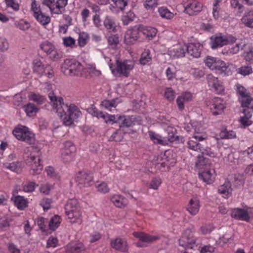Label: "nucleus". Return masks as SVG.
Returning a JSON list of instances; mask_svg holds the SVG:
<instances>
[{"mask_svg": "<svg viewBox=\"0 0 253 253\" xmlns=\"http://www.w3.org/2000/svg\"><path fill=\"white\" fill-rule=\"evenodd\" d=\"M202 4L195 0L190 1L185 6L184 11L189 15H197L202 10Z\"/></svg>", "mask_w": 253, "mask_h": 253, "instance_id": "obj_18", "label": "nucleus"}, {"mask_svg": "<svg viewBox=\"0 0 253 253\" xmlns=\"http://www.w3.org/2000/svg\"><path fill=\"white\" fill-rule=\"evenodd\" d=\"M210 107L211 112L213 115H220L225 108L223 100L221 98L215 97L211 101Z\"/></svg>", "mask_w": 253, "mask_h": 253, "instance_id": "obj_14", "label": "nucleus"}, {"mask_svg": "<svg viewBox=\"0 0 253 253\" xmlns=\"http://www.w3.org/2000/svg\"><path fill=\"white\" fill-rule=\"evenodd\" d=\"M42 3L44 5L48 7L51 12L55 13V12H56V6L54 4H55V0H43Z\"/></svg>", "mask_w": 253, "mask_h": 253, "instance_id": "obj_59", "label": "nucleus"}, {"mask_svg": "<svg viewBox=\"0 0 253 253\" xmlns=\"http://www.w3.org/2000/svg\"><path fill=\"white\" fill-rule=\"evenodd\" d=\"M40 48L45 52L51 54L55 49L54 46L50 42L45 41L40 44Z\"/></svg>", "mask_w": 253, "mask_h": 253, "instance_id": "obj_44", "label": "nucleus"}, {"mask_svg": "<svg viewBox=\"0 0 253 253\" xmlns=\"http://www.w3.org/2000/svg\"><path fill=\"white\" fill-rule=\"evenodd\" d=\"M117 100L118 98L113 99L111 100H104L102 101L101 105L104 108L111 111L112 107L115 108L118 105Z\"/></svg>", "mask_w": 253, "mask_h": 253, "instance_id": "obj_43", "label": "nucleus"}, {"mask_svg": "<svg viewBox=\"0 0 253 253\" xmlns=\"http://www.w3.org/2000/svg\"><path fill=\"white\" fill-rule=\"evenodd\" d=\"M23 108L27 115L29 117L35 116L39 111V108L34 104L31 103L25 105Z\"/></svg>", "mask_w": 253, "mask_h": 253, "instance_id": "obj_34", "label": "nucleus"}, {"mask_svg": "<svg viewBox=\"0 0 253 253\" xmlns=\"http://www.w3.org/2000/svg\"><path fill=\"white\" fill-rule=\"evenodd\" d=\"M138 27L139 32L145 36V37L149 40H151L153 38L156 36L157 32V30L152 27L139 25Z\"/></svg>", "mask_w": 253, "mask_h": 253, "instance_id": "obj_22", "label": "nucleus"}, {"mask_svg": "<svg viewBox=\"0 0 253 253\" xmlns=\"http://www.w3.org/2000/svg\"><path fill=\"white\" fill-rule=\"evenodd\" d=\"M187 53L186 45L174 48L171 51V55L176 58H181L185 56Z\"/></svg>", "mask_w": 253, "mask_h": 253, "instance_id": "obj_39", "label": "nucleus"}, {"mask_svg": "<svg viewBox=\"0 0 253 253\" xmlns=\"http://www.w3.org/2000/svg\"><path fill=\"white\" fill-rule=\"evenodd\" d=\"M238 73L246 76L252 73V68L250 66H244L238 69Z\"/></svg>", "mask_w": 253, "mask_h": 253, "instance_id": "obj_61", "label": "nucleus"}, {"mask_svg": "<svg viewBox=\"0 0 253 253\" xmlns=\"http://www.w3.org/2000/svg\"><path fill=\"white\" fill-rule=\"evenodd\" d=\"M200 151L201 152L200 155H202L203 156H208L211 158L215 157V153L210 147H206L204 148L202 145V150Z\"/></svg>", "mask_w": 253, "mask_h": 253, "instance_id": "obj_57", "label": "nucleus"}, {"mask_svg": "<svg viewBox=\"0 0 253 253\" xmlns=\"http://www.w3.org/2000/svg\"><path fill=\"white\" fill-rule=\"evenodd\" d=\"M88 39V35L84 32L81 33L79 35L78 43L80 46H84L87 43V40Z\"/></svg>", "mask_w": 253, "mask_h": 253, "instance_id": "obj_58", "label": "nucleus"}, {"mask_svg": "<svg viewBox=\"0 0 253 253\" xmlns=\"http://www.w3.org/2000/svg\"><path fill=\"white\" fill-rule=\"evenodd\" d=\"M29 98L30 100H33L39 105L43 104L46 101V99L44 97V96L35 93L32 94L30 96Z\"/></svg>", "mask_w": 253, "mask_h": 253, "instance_id": "obj_50", "label": "nucleus"}, {"mask_svg": "<svg viewBox=\"0 0 253 253\" xmlns=\"http://www.w3.org/2000/svg\"><path fill=\"white\" fill-rule=\"evenodd\" d=\"M218 191L219 193L225 196L231 195L232 191L231 182L228 180L225 181L223 184L219 187Z\"/></svg>", "mask_w": 253, "mask_h": 253, "instance_id": "obj_33", "label": "nucleus"}, {"mask_svg": "<svg viewBox=\"0 0 253 253\" xmlns=\"http://www.w3.org/2000/svg\"><path fill=\"white\" fill-rule=\"evenodd\" d=\"M117 123L119 121H122L120 125L121 128L125 127H129L136 124H139L141 121L140 117L135 115L124 116L117 115Z\"/></svg>", "mask_w": 253, "mask_h": 253, "instance_id": "obj_9", "label": "nucleus"}, {"mask_svg": "<svg viewBox=\"0 0 253 253\" xmlns=\"http://www.w3.org/2000/svg\"><path fill=\"white\" fill-rule=\"evenodd\" d=\"M233 183L234 186L236 188L243 186L244 184L243 175L239 173L234 174Z\"/></svg>", "mask_w": 253, "mask_h": 253, "instance_id": "obj_47", "label": "nucleus"}, {"mask_svg": "<svg viewBox=\"0 0 253 253\" xmlns=\"http://www.w3.org/2000/svg\"><path fill=\"white\" fill-rule=\"evenodd\" d=\"M187 54L193 58L200 56L203 45L199 42H192L186 44Z\"/></svg>", "mask_w": 253, "mask_h": 253, "instance_id": "obj_15", "label": "nucleus"}, {"mask_svg": "<svg viewBox=\"0 0 253 253\" xmlns=\"http://www.w3.org/2000/svg\"><path fill=\"white\" fill-rule=\"evenodd\" d=\"M133 235L135 238H138L139 241L144 243H152L159 239V237L157 236L148 235L143 232H133Z\"/></svg>", "mask_w": 253, "mask_h": 253, "instance_id": "obj_24", "label": "nucleus"}, {"mask_svg": "<svg viewBox=\"0 0 253 253\" xmlns=\"http://www.w3.org/2000/svg\"><path fill=\"white\" fill-rule=\"evenodd\" d=\"M11 218L3 217L0 218V229L5 230L10 226V223L12 222Z\"/></svg>", "mask_w": 253, "mask_h": 253, "instance_id": "obj_53", "label": "nucleus"}, {"mask_svg": "<svg viewBox=\"0 0 253 253\" xmlns=\"http://www.w3.org/2000/svg\"><path fill=\"white\" fill-rule=\"evenodd\" d=\"M231 216L236 219L246 221H249L250 219L247 211L239 208L233 209L231 213Z\"/></svg>", "mask_w": 253, "mask_h": 253, "instance_id": "obj_19", "label": "nucleus"}, {"mask_svg": "<svg viewBox=\"0 0 253 253\" xmlns=\"http://www.w3.org/2000/svg\"><path fill=\"white\" fill-rule=\"evenodd\" d=\"M32 64L34 73L40 77L42 76L44 74H45L49 78L53 77L54 72L52 68L49 64L44 65L41 60L38 59L34 60Z\"/></svg>", "mask_w": 253, "mask_h": 253, "instance_id": "obj_7", "label": "nucleus"}, {"mask_svg": "<svg viewBox=\"0 0 253 253\" xmlns=\"http://www.w3.org/2000/svg\"><path fill=\"white\" fill-rule=\"evenodd\" d=\"M148 133L150 138L154 142V143L160 144H164L163 141L161 139V136L160 135L153 131H149Z\"/></svg>", "mask_w": 253, "mask_h": 253, "instance_id": "obj_54", "label": "nucleus"}, {"mask_svg": "<svg viewBox=\"0 0 253 253\" xmlns=\"http://www.w3.org/2000/svg\"><path fill=\"white\" fill-rule=\"evenodd\" d=\"M241 21L245 27L253 29V11L245 12Z\"/></svg>", "mask_w": 253, "mask_h": 253, "instance_id": "obj_27", "label": "nucleus"}, {"mask_svg": "<svg viewBox=\"0 0 253 253\" xmlns=\"http://www.w3.org/2000/svg\"><path fill=\"white\" fill-rule=\"evenodd\" d=\"M68 0H57L55 2L56 12L55 14H61L63 13L62 9L64 8L67 4Z\"/></svg>", "mask_w": 253, "mask_h": 253, "instance_id": "obj_46", "label": "nucleus"}, {"mask_svg": "<svg viewBox=\"0 0 253 253\" xmlns=\"http://www.w3.org/2000/svg\"><path fill=\"white\" fill-rule=\"evenodd\" d=\"M152 61V57L150 54V51L148 49H145L142 53L141 58L139 60L140 63L142 65L149 64Z\"/></svg>", "mask_w": 253, "mask_h": 253, "instance_id": "obj_38", "label": "nucleus"}, {"mask_svg": "<svg viewBox=\"0 0 253 253\" xmlns=\"http://www.w3.org/2000/svg\"><path fill=\"white\" fill-rule=\"evenodd\" d=\"M51 200L48 198H44L40 203V205L43 208L44 211H47L51 208Z\"/></svg>", "mask_w": 253, "mask_h": 253, "instance_id": "obj_62", "label": "nucleus"}, {"mask_svg": "<svg viewBox=\"0 0 253 253\" xmlns=\"http://www.w3.org/2000/svg\"><path fill=\"white\" fill-rule=\"evenodd\" d=\"M197 160L196 163V167L200 170L209 169L211 162V160L202 155L199 154L197 157Z\"/></svg>", "mask_w": 253, "mask_h": 253, "instance_id": "obj_23", "label": "nucleus"}, {"mask_svg": "<svg viewBox=\"0 0 253 253\" xmlns=\"http://www.w3.org/2000/svg\"><path fill=\"white\" fill-rule=\"evenodd\" d=\"M64 210L66 215L68 218L72 220V222H81L80 218L82 213L78 201L76 199L68 200L64 206Z\"/></svg>", "mask_w": 253, "mask_h": 253, "instance_id": "obj_3", "label": "nucleus"}, {"mask_svg": "<svg viewBox=\"0 0 253 253\" xmlns=\"http://www.w3.org/2000/svg\"><path fill=\"white\" fill-rule=\"evenodd\" d=\"M164 96L168 100L171 101L174 98L175 92L171 88H167Z\"/></svg>", "mask_w": 253, "mask_h": 253, "instance_id": "obj_63", "label": "nucleus"}, {"mask_svg": "<svg viewBox=\"0 0 253 253\" xmlns=\"http://www.w3.org/2000/svg\"><path fill=\"white\" fill-rule=\"evenodd\" d=\"M13 200L15 205L19 210H23L27 206L28 201L23 196H16L13 198Z\"/></svg>", "mask_w": 253, "mask_h": 253, "instance_id": "obj_36", "label": "nucleus"}, {"mask_svg": "<svg viewBox=\"0 0 253 253\" xmlns=\"http://www.w3.org/2000/svg\"><path fill=\"white\" fill-rule=\"evenodd\" d=\"M195 229L193 226L188 227L183 232L181 237L179 239V245L185 250L193 249L197 247L196 238L194 234Z\"/></svg>", "mask_w": 253, "mask_h": 253, "instance_id": "obj_4", "label": "nucleus"}, {"mask_svg": "<svg viewBox=\"0 0 253 253\" xmlns=\"http://www.w3.org/2000/svg\"><path fill=\"white\" fill-rule=\"evenodd\" d=\"M61 218L57 215H54L51 218L49 223L48 226L49 229L51 230H55L59 226L60 223Z\"/></svg>", "mask_w": 253, "mask_h": 253, "instance_id": "obj_45", "label": "nucleus"}, {"mask_svg": "<svg viewBox=\"0 0 253 253\" xmlns=\"http://www.w3.org/2000/svg\"><path fill=\"white\" fill-rule=\"evenodd\" d=\"M199 173V177L207 184H211L213 181L214 176L209 169L201 170Z\"/></svg>", "mask_w": 253, "mask_h": 253, "instance_id": "obj_29", "label": "nucleus"}, {"mask_svg": "<svg viewBox=\"0 0 253 253\" xmlns=\"http://www.w3.org/2000/svg\"><path fill=\"white\" fill-rule=\"evenodd\" d=\"M220 137L222 139H232L236 137V133L233 130L228 131L224 129L221 131Z\"/></svg>", "mask_w": 253, "mask_h": 253, "instance_id": "obj_48", "label": "nucleus"}, {"mask_svg": "<svg viewBox=\"0 0 253 253\" xmlns=\"http://www.w3.org/2000/svg\"><path fill=\"white\" fill-rule=\"evenodd\" d=\"M210 44L212 49H216L226 45V41H224V36L221 35L211 36V38Z\"/></svg>", "mask_w": 253, "mask_h": 253, "instance_id": "obj_25", "label": "nucleus"}, {"mask_svg": "<svg viewBox=\"0 0 253 253\" xmlns=\"http://www.w3.org/2000/svg\"><path fill=\"white\" fill-rule=\"evenodd\" d=\"M111 201L115 206L120 208L125 207L127 203L126 198L118 195L113 196L111 198Z\"/></svg>", "mask_w": 253, "mask_h": 253, "instance_id": "obj_30", "label": "nucleus"}, {"mask_svg": "<svg viewBox=\"0 0 253 253\" xmlns=\"http://www.w3.org/2000/svg\"><path fill=\"white\" fill-rule=\"evenodd\" d=\"M207 82L210 87L217 94L221 93L224 90L222 83L218 80L217 78L211 75L207 76Z\"/></svg>", "mask_w": 253, "mask_h": 253, "instance_id": "obj_17", "label": "nucleus"}, {"mask_svg": "<svg viewBox=\"0 0 253 253\" xmlns=\"http://www.w3.org/2000/svg\"><path fill=\"white\" fill-rule=\"evenodd\" d=\"M167 131L168 132L167 139L169 142L183 141V137L176 135L177 130L175 128L171 126H168L167 128Z\"/></svg>", "mask_w": 253, "mask_h": 253, "instance_id": "obj_26", "label": "nucleus"}, {"mask_svg": "<svg viewBox=\"0 0 253 253\" xmlns=\"http://www.w3.org/2000/svg\"><path fill=\"white\" fill-rule=\"evenodd\" d=\"M67 251L69 253H84V247L81 243L69 244L67 246Z\"/></svg>", "mask_w": 253, "mask_h": 253, "instance_id": "obj_37", "label": "nucleus"}, {"mask_svg": "<svg viewBox=\"0 0 253 253\" xmlns=\"http://www.w3.org/2000/svg\"><path fill=\"white\" fill-rule=\"evenodd\" d=\"M207 138V135L206 133L196 132L187 142L188 148L194 151H202V145L200 142Z\"/></svg>", "mask_w": 253, "mask_h": 253, "instance_id": "obj_10", "label": "nucleus"}, {"mask_svg": "<svg viewBox=\"0 0 253 253\" xmlns=\"http://www.w3.org/2000/svg\"><path fill=\"white\" fill-rule=\"evenodd\" d=\"M159 0H146L143 3L144 7L147 9H152L158 5Z\"/></svg>", "mask_w": 253, "mask_h": 253, "instance_id": "obj_56", "label": "nucleus"}, {"mask_svg": "<svg viewBox=\"0 0 253 253\" xmlns=\"http://www.w3.org/2000/svg\"><path fill=\"white\" fill-rule=\"evenodd\" d=\"M158 12L162 18L167 19H171L174 16L173 13L171 12L166 7L162 6L159 7Z\"/></svg>", "mask_w": 253, "mask_h": 253, "instance_id": "obj_41", "label": "nucleus"}, {"mask_svg": "<svg viewBox=\"0 0 253 253\" xmlns=\"http://www.w3.org/2000/svg\"><path fill=\"white\" fill-rule=\"evenodd\" d=\"M4 168L9 169L12 171L18 172L21 169V163L19 162H12L10 163H6L3 164Z\"/></svg>", "mask_w": 253, "mask_h": 253, "instance_id": "obj_42", "label": "nucleus"}, {"mask_svg": "<svg viewBox=\"0 0 253 253\" xmlns=\"http://www.w3.org/2000/svg\"><path fill=\"white\" fill-rule=\"evenodd\" d=\"M200 208L199 201L196 198L191 199L188 203L187 210L193 215H196L199 211Z\"/></svg>", "mask_w": 253, "mask_h": 253, "instance_id": "obj_28", "label": "nucleus"}, {"mask_svg": "<svg viewBox=\"0 0 253 253\" xmlns=\"http://www.w3.org/2000/svg\"><path fill=\"white\" fill-rule=\"evenodd\" d=\"M76 181L81 187H88L94 184L93 176L91 172L83 170L77 173Z\"/></svg>", "mask_w": 253, "mask_h": 253, "instance_id": "obj_8", "label": "nucleus"}, {"mask_svg": "<svg viewBox=\"0 0 253 253\" xmlns=\"http://www.w3.org/2000/svg\"><path fill=\"white\" fill-rule=\"evenodd\" d=\"M12 133L19 140L24 141L29 144L34 143V134L31 132L26 126L19 125L14 129Z\"/></svg>", "mask_w": 253, "mask_h": 253, "instance_id": "obj_6", "label": "nucleus"}, {"mask_svg": "<svg viewBox=\"0 0 253 253\" xmlns=\"http://www.w3.org/2000/svg\"><path fill=\"white\" fill-rule=\"evenodd\" d=\"M98 118L103 119L106 124L113 125L115 123H117V120H116L117 115H110L102 111H100V113H99Z\"/></svg>", "mask_w": 253, "mask_h": 253, "instance_id": "obj_31", "label": "nucleus"}, {"mask_svg": "<svg viewBox=\"0 0 253 253\" xmlns=\"http://www.w3.org/2000/svg\"><path fill=\"white\" fill-rule=\"evenodd\" d=\"M161 183L162 181L160 178L157 177H153L150 183V188L157 190Z\"/></svg>", "mask_w": 253, "mask_h": 253, "instance_id": "obj_60", "label": "nucleus"}, {"mask_svg": "<svg viewBox=\"0 0 253 253\" xmlns=\"http://www.w3.org/2000/svg\"><path fill=\"white\" fill-rule=\"evenodd\" d=\"M111 246L116 250L120 251L122 252H126L127 251L126 241L120 238L111 240Z\"/></svg>", "mask_w": 253, "mask_h": 253, "instance_id": "obj_20", "label": "nucleus"}, {"mask_svg": "<svg viewBox=\"0 0 253 253\" xmlns=\"http://www.w3.org/2000/svg\"><path fill=\"white\" fill-rule=\"evenodd\" d=\"M104 27L110 32H115L116 25L114 19L111 16H107L103 21Z\"/></svg>", "mask_w": 253, "mask_h": 253, "instance_id": "obj_35", "label": "nucleus"}, {"mask_svg": "<svg viewBox=\"0 0 253 253\" xmlns=\"http://www.w3.org/2000/svg\"><path fill=\"white\" fill-rule=\"evenodd\" d=\"M245 60L248 62H251L253 60V46H249L247 51L243 53Z\"/></svg>", "mask_w": 253, "mask_h": 253, "instance_id": "obj_55", "label": "nucleus"}, {"mask_svg": "<svg viewBox=\"0 0 253 253\" xmlns=\"http://www.w3.org/2000/svg\"><path fill=\"white\" fill-rule=\"evenodd\" d=\"M108 44L114 48L119 42V37L117 34L112 35L108 39Z\"/></svg>", "mask_w": 253, "mask_h": 253, "instance_id": "obj_52", "label": "nucleus"}, {"mask_svg": "<svg viewBox=\"0 0 253 253\" xmlns=\"http://www.w3.org/2000/svg\"><path fill=\"white\" fill-rule=\"evenodd\" d=\"M34 17L42 25H46L50 22V17L45 15L42 12L39 13V14L35 12Z\"/></svg>", "mask_w": 253, "mask_h": 253, "instance_id": "obj_40", "label": "nucleus"}, {"mask_svg": "<svg viewBox=\"0 0 253 253\" xmlns=\"http://www.w3.org/2000/svg\"><path fill=\"white\" fill-rule=\"evenodd\" d=\"M48 96L53 109L65 126H71L82 115V112L76 105L65 104L63 98L57 97L53 91L50 92Z\"/></svg>", "mask_w": 253, "mask_h": 253, "instance_id": "obj_1", "label": "nucleus"}, {"mask_svg": "<svg viewBox=\"0 0 253 253\" xmlns=\"http://www.w3.org/2000/svg\"><path fill=\"white\" fill-rule=\"evenodd\" d=\"M135 14L131 11L126 13V15L122 17V21L125 25H128L134 20Z\"/></svg>", "mask_w": 253, "mask_h": 253, "instance_id": "obj_51", "label": "nucleus"}, {"mask_svg": "<svg viewBox=\"0 0 253 253\" xmlns=\"http://www.w3.org/2000/svg\"><path fill=\"white\" fill-rule=\"evenodd\" d=\"M114 5L110 4V9L113 12H123L126 7L128 5L129 0H112Z\"/></svg>", "mask_w": 253, "mask_h": 253, "instance_id": "obj_21", "label": "nucleus"}, {"mask_svg": "<svg viewBox=\"0 0 253 253\" xmlns=\"http://www.w3.org/2000/svg\"><path fill=\"white\" fill-rule=\"evenodd\" d=\"M126 133H130V132L126 131L124 128H121L117 129L113 134L109 138L110 141L120 142L124 138V134Z\"/></svg>", "mask_w": 253, "mask_h": 253, "instance_id": "obj_32", "label": "nucleus"}, {"mask_svg": "<svg viewBox=\"0 0 253 253\" xmlns=\"http://www.w3.org/2000/svg\"><path fill=\"white\" fill-rule=\"evenodd\" d=\"M6 6L12 8L13 10L17 11L19 9V5L15 0H4Z\"/></svg>", "mask_w": 253, "mask_h": 253, "instance_id": "obj_64", "label": "nucleus"}, {"mask_svg": "<svg viewBox=\"0 0 253 253\" xmlns=\"http://www.w3.org/2000/svg\"><path fill=\"white\" fill-rule=\"evenodd\" d=\"M139 33L138 26L127 30L125 35L124 41L125 43L128 45L134 44L137 40Z\"/></svg>", "mask_w": 253, "mask_h": 253, "instance_id": "obj_16", "label": "nucleus"}, {"mask_svg": "<svg viewBox=\"0 0 253 253\" xmlns=\"http://www.w3.org/2000/svg\"><path fill=\"white\" fill-rule=\"evenodd\" d=\"M83 70L82 64L74 59H66L62 65V71L66 75L78 76Z\"/></svg>", "mask_w": 253, "mask_h": 253, "instance_id": "obj_5", "label": "nucleus"}, {"mask_svg": "<svg viewBox=\"0 0 253 253\" xmlns=\"http://www.w3.org/2000/svg\"><path fill=\"white\" fill-rule=\"evenodd\" d=\"M41 159L33 153L30 154L26 160L27 164L31 167L30 173L32 175L39 174L42 170L43 166L40 163Z\"/></svg>", "mask_w": 253, "mask_h": 253, "instance_id": "obj_11", "label": "nucleus"}, {"mask_svg": "<svg viewBox=\"0 0 253 253\" xmlns=\"http://www.w3.org/2000/svg\"><path fill=\"white\" fill-rule=\"evenodd\" d=\"M211 70H215L217 73L223 76H229L232 73L230 68L226 63L216 58L212 64Z\"/></svg>", "mask_w": 253, "mask_h": 253, "instance_id": "obj_13", "label": "nucleus"}, {"mask_svg": "<svg viewBox=\"0 0 253 253\" xmlns=\"http://www.w3.org/2000/svg\"><path fill=\"white\" fill-rule=\"evenodd\" d=\"M105 58L108 60V64L109 68L112 74L115 76L120 75L127 77L129 75L130 71L134 68V63L131 60H126L122 62L119 60H117L116 62L117 67L115 68L113 64L111 63V59L107 57Z\"/></svg>", "mask_w": 253, "mask_h": 253, "instance_id": "obj_2", "label": "nucleus"}, {"mask_svg": "<svg viewBox=\"0 0 253 253\" xmlns=\"http://www.w3.org/2000/svg\"><path fill=\"white\" fill-rule=\"evenodd\" d=\"M242 106L243 107L251 108L253 109V99L251 97L250 94L247 97H243L241 101Z\"/></svg>", "mask_w": 253, "mask_h": 253, "instance_id": "obj_49", "label": "nucleus"}, {"mask_svg": "<svg viewBox=\"0 0 253 253\" xmlns=\"http://www.w3.org/2000/svg\"><path fill=\"white\" fill-rule=\"evenodd\" d=\"M76 151V148L71 141H66L63 143V148L61 150V157L65 163H68L72 160L73 154Z\"/></svg>", "mask_w": 253, "mask_h": 253, "instance_id": "obj_12", "label": "nucleus"}]
</instances>
